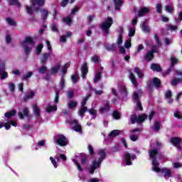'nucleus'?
Masks as SVG:
<instances>
[{
	"label": "nucleus",
	"instance_id": "obj_2",
	"mask_svg": "<svg viewBox=\"0 0 182 182\" xmlns=\"http://www.w3.org/2000/svg\"><path fill=\"white\" fill-rule=\"evenodd\" d=\"M149 156L150 159L152 160L151 164L152 167H156V166H160V163L159 161H157V158H156V156L161 157V153L159 152L158 149H154L149 151Z\"/></svg>",
	"mask_w": 182,
	"mask_h": 182
},
{
	"label": "nucleus",
	"instance_id": "obj_33",
	"mask_svg": "<svg viewBox=\"0 0 182 182\" xmlns=\"http://www.w3.org/2000/svg\"><path fill=\"white\" fill-rule=\"evenodd\" d=\"M87 107H81L80 109V112H79V116L80 117H85V116H86V114H85V113H86V112H87Z\"/></svg>",
	"mask_w": 182,
	"mask_h": 182
},
{
	"label": "nucleus",
	"instance_id": "obj_59",
	"mask_svg": "<svg viewBox=\"0 0 182 182\" xmlns=\"http://www.w3.org/2000/svg\"><path fill=\"white\" fill-rule=\"evenodd\" d=\"M64 22H65L67 25L70 26V25H72V18H70V16H68L65 18H64Z\"/></svg>",
	"mask_w": 182,
	"mask_h": 182
},
{
	"label": "nucleus",
	"instance_id": "obj_46",
	"mask_svg": "<svg viewBox=\"0 0 182 182\" xmlns=\"http://www.w3.org/2000/svg\"><path fill=\"white\" fill-rule=\"evenodd\" d=\"M178 63V59L176 58L175 57H171V67L173 68L175 65H177Z\"/></svg>",
	"mask_w": 182,
	"mask_h": 182
},
{
	"label": "nucleus",
	"instance_id": "obj_45",
	"mask_svg": "<svg viewBox=\"0 0 182 182\" xmlns=\"http://www.w3.org/2000/svg\"><path fill=\"white\" fill-rule=\"evenodd\" d=\"M48 70V67L46 66H41L39 67L38 69V72L41 73V75H44L45 72Z\"/></svg>",
	"mask_w": 182,
	"mask_h": 182
},
{
	"label": "nucleus",
	"instance_id": "obj_51",
	"mask_svg": "<svg viewBox=\"0 0 182 182\" xmlns=\"http://www.w3.org/2000/svg\"><path fill=\"white\" fill-rule=\"evenodd\" d=\"M75 107H77V102L74 101H70L68 105V109H75Z\"/></svg>",
	"mask_w": 182,
	"mask_h": 182
},
{
	"label": "nucleus",
	"instance_id": "obj_49",
	"mask_svg": "<svg viewBox=\"0 0 182 182\" xmlns=\"http://www.w3.org/2000/svg\"><path fill=\"white\" fill-rule=\"evenodd\" d=\"M26 10L27 11V14H28V15L33 14V7L32 6H26Z\"/></svg>",
	"mask_w": 182,
	"mask_h": 182
},
{
	"label": "nucleus",
	"instance_id": "obj_38",
	"mask_svg": "<svg viewBox=\"0 0 182 182\" xmlns=\"http://www.w3.org/2000/svg\"><path fill=\"white\" fill-rule=\"evenodd\" d=\"M146 119H147V115L146 114H141L138 117V124H140V123H143Z\"/></svg>",
	"mask_w": 182,
	"mask_h": 182
},
{
	"label": "nucleus",
	"instance_id": "obj_5",
	"mask_svg": "<svg viewBox=\"0 0 182 182\" xmlns=\"http://www.w3.org/2000/svg\"><path fill=\"white\" fill-rule=\"evenodd\" d=\"M152 170L156 173H162L166 180H168V178H170V177H172L171 169L170 168H160L159 166H156L152 167Z\"/></svg>",
	"mask_w": 182,
	"mask_h": 182
},
{
	"label": "nucleus",
	"instance_id": "obj_44",
	"mask_svg": "<svg viewBox=\"0 0 182 182\" xmlns=\"http://www.w3.org/2000/svg\"><path fill=\"white\" fill-rule=\"evenodd\" d=\"M154 39H155V43H156V46L161 48L162 44H161V41H160V39L159 38V35L155 34Z\"/></svg>",
	"mask_w": 182,
	"mask_h": 182
},
{
	"label": "nucleus",
	"instance_id": "obj_14",
	"mask_svg": "<svg viewBox=\"0 0 182 182\" xmlns=\"http://www.w3.org/2000/svg\"><path fill=\"white\" fill-rule=\"evenodd\" d=\"M0 75L1 80H4V79H7L8 77V72L5 71V65H2L0 68Z\"/></svg>",
	"mask_w": 182,
	"mask_h": 182
},
{
	"label": "nucleus",
	"instance_id": "obj_1",
	"mask_svg": "<svg viewBox=\"0 0 182 182\" xmlns=\"http://www.w3.org/2000/svg\"><path fill=\"white\" fill-rule=\"evenodd\" d=\"M153 87H156V89H160L161 87V80L160 78L155 77L154 78H149L146 81V89L148 92H153Z\"/></svg>",
	"mask_w": 182,
	"mask_h": 182
},
{
	"label": "nucleus",
	"instance_id": "obj_48",
	"mask_svg": "<svg viewBox=\"0 0 182 182\" xmlns=\"http://www.w3.org/2000/svg\"><path fill=\"white\" fill-rule=\"evenodd\" d=\"M42 49H43V45L42 43L38 44L36 47L37 55H41V53H42Z\"/></svg>",
	"mask_w": 182,
	"mask_h": 182
},
{
	"label": "nucleus",
	"instance_id": "obj_31",
	"mask_svg": "<svg viewBox=\"0 0 182 182\" xmlns=\"http://www.w3.org/2000/svg\"><path fill=\"white\" fill-rule=\"evenodd\" d=\"M120 130L119 129H114L109 134V137L113 138L116 137V136H119Z\"/></svg>",
	"mask_w": 182,
	"mask_h": 182
},
{
	"label": "nucleus",
	"instance_id": "obj_47",
	"mask_svg": "<svg viewBox=\"0 0 182 182\" xmlns=\"http://www.w3.org/2000/svg\"><path fill=\"white\" fill-rule=\"evenodd\" d=\"M126 49H130L132 48V38H128L124 43Z\"/></svg>",
	"mask_w": 182,
	"mask_h": 182
},
{
	"label": "nucleus",
	"instance_id": "obj_37",
	"mask_svg": "<svg viewBox=\"0 0 182 182\" xmlns=\"http://www.w3.org/2000/svg\"><path fill=\"white\" fill-rule=\"evenodd\" d=\"M56 110H58V107L56 106H54V107L48 106L46 109V112L47 113H52V112H56Z\"/></svg>",
	"mask_w": 182,
	"mask_h": 182
},
{
	"label": "nucleus",
	"instance_id": "obj_58",
	"mask_svg": "<svg viewBox=\"0 0 182 182\" xmlns=\"http://www.w3.org/2000/svg\"><path fill=\"white\" fill-rule=\"evenodd\" d=\"M60 88L61 90H63L65 89V78L61 77L60 81Z\"/></svg>",
	"mask_w": 182,
	"mask_h": 182
},
{
	"label": "nucleus",
	"instance_id": "obj_35",
	"mask_svg": "<svg viewBox=\"0 0 182 182\" xmlns=\"http://www.w3.org/2000/svg\"><path fill=\"white\" fill-rule=\"evenodd\" d=\"M181 82V78L175 77L172 80H171V86H177L178 83Z\"/></svg>",
	"mask_w": 182,
	"mask_h": 182
},
{
	"label": "nucleus",
	"instance_id": "obj_40",
	"mask_svg": "<svg viewBox=\"0 0 182 182\" xmlns=\"http://www.w3.org/2000/svg\"><path fill=\"white\" fill-rule=\"evenodd\" d=\"M6 21L8 23V25H10L11 26H15L16 25V22L15 21L12 20L11 17H6Z\"/></svg>",
	"mask_w": 182,
	"mask_h": 182
},
{
	"label": "nucleus",
	"instance_id": "obj_7",
	"mask_svg": "<svg viewBox=\"0 0 182 182\" xmlns=\"http://www.w3.org/2000/svg\"><path fill=\"white\" fill-rule=\"evenodd\" d=\"M171 144L175 146V147H176L178 150H181V143H182L181 138L178 136H173L171 139Z\"/></svg>",
	"mask_w": 182,
	"mask_h": 182
},
{
	"label": "nucleus",
	"instance_id": "obj_34",
	"mask_svg": "<svg viewBox=\"0 0 182 182\" xmlns=\"http://www.w3.org/2000/svg\"><path fill=\"white\" fill-rule=\"evenodd\" d=\"M32 75H33V72H28L26 73V75H24L21 77V80L28 81L29 80L30 77H32Z\"/></svg>",
	"mask_w": 182,
	"mask_h": 182
},
{
	"label": "nucleus",
	"instance_id": "obj_13",
	"mask_svg": "<svg viewBox=\"0 0 182 182\" xmlns=\"http://www.w3.org/2000/svg\"><path fill=\"white\" fill-rule=\"evenodd\" d=\"M105 48L106 50H108V52H115L116 43H113L112 45L109 44V43H105Z\"/></svg>",
	"mask_w": 182,
	"mask_h": 182
},
{
	"label": "nucleus",
	"instance_id": "obj_62",
	"mask_svg": "<svg viewBox=\"0 0 182 182\" xmlns=\"http://www.w3.org/2000/svg\"><path fill=\"white\" fill-rule=\"evenodd\" d=\"M71 80H72L73 83H76V82H77V80H79V77L76 75H71Z\"/></svg>",
	"mask_w": 182,
	"mask_h": 182
},
{
	"label": "nucleus",
	"instance_id": "obj_61",
	"mask_svg": "<svg viewBox=\"0 0 182 182\" xmlns=\"http://www.w3.org/2000/svg\"><path fill=\"white\" fill-rule=\"evenodd\" d=\"M110 110V108L106 107H102L100 109V113H107Z\"/></svg>",
	"mask_w": 182,
	"mask_h": 182
},
{
	"label": "nucleus",
	"instance_id": "obj_23",
	"mask_svg": "<svg viewBox=\"0 0 182 182\" xmlns=\"http://www.w3.org/2000/svg\"><path fill=\"white\" fill-rule=\"evenodd\" d=\"M154 58V54H153V53H151V51H148L146 54V55L144 56V59L145 60H146L147 62H151V60Z\"/></svg>",
	"mask_w": 182,
	"mask_h": 182
},
{
	"label": "nucleus",
	"instance_id": "obj_17",
	"mask_svg": "<svg viewBox=\"0 0 182 182\" xmlns=\"http://www.w3.org/2000/svg\"><path fill=\"white\" fill-rule=\"evenodd\" d=\"M150 12V9L147 7L141 8L138 11V16L141 18V16H144V14H149Z\"/></svg>",
	"mask_w": 182,
	"mask_h": 182
},
{
	"label": "nucleus",
	"instance_id": "obj_54",
	"mask_svg": "<svg viewBox=\"0 0 182 182\" xmlns=\"http://www.w3.org/2000/svg\"><path fill=\"white\" fill-rule=\"evenodd\" d=\"M149 52L154 55V53H159L160 50L157 49V46H152Z\"/></svg>",
	"mask_w": 182,
	"mask_h": 182
},
{
	"label": "nucleus",
	"instance_id": "obj_18",
	"mask_svg": "<svg viewBox=\"0 0 182 182\" xmlns=\"http://www.w3.org/2000/svg\"><path fill=\"white\" fill-rule=\"evenodd\" d=\"M151 69L154 72H161V70H163V69L161 68V65L157 63H152L151 65Z\"/></svg>",
	"mask_w": 182,
	"mask_h": 182
},
{
	"label": "nucleus",
	"instance_id": "obj_64",
	"mask_svg": "<svg viewBox=\"0 0 182 182\" xmlns=\"http://www.w3.org/2000/svg\"><path fill=\"white\" fill-rule=\"evenodd\" d=\"M73 130L75 132H81L82 131V126L78 124V125H75L73 127Z\"/></svg>",
	"mask_w": 182,
	"mask_h": 182
},
{
	"label": "nucleus",
	"instance_id": "obj_9",
	"mask_svg": "<svg viewBox=\"0 0 182 182\" xmlns=\"http://www.w3.org/2000/svg\"><path fill=\"white\" fill-rule=\"evenodd\" d=\"M82 77L86 79L87 73H89V67H87V63H84L82 65Z\"/></svg>",
	"mask_w": 182,
	"mask_h": 182
},
{
	"label": "nucleus",
	"instance_id": "obj_41",
	"mask_svg": "<svg viewBox=\"0 0 182 182\" xmlns=\"http://www.w3.org/2000/svg\"><path fill=\"white\" fill-rule=\"evenodd\" d=\"M100 79H102V73L97 72L95 74V76L94 78V83H97V82H99V80H100Z\"/></svg>",
	"mask_w": 182,
	"mask_h": 182
},
{
	"label": "nucleus",
	"instance_id": "obj_27",
	"mask_svg": "<svg viewBox=\"0 0 182 182\" xmlns=\"http://www.w3.org/2000/svg\"><path fill=\"white\" fill-rule=\"evenodd\" d=\"M69 68H70V62L65 64L63 67H61V69H62L61 72L63 75H66L68 73V69H69Z\"/></svg>",
	"mask_w": 182,
	"mask_h": 182
},
{
	"label": "nucleus",
	"instance_id": "obj_50",
	"mask_svg": "<svg viewBox=\"0 0 182 182\" xmlns=\"http://www.w3.org/2000/svg\"><path fill=\"white\" fill-rule=\"evenodd\" d=\"M92 62H94V63H97V62H100V57L97 55H92L91 57Z\"/></svg>",
	"mask_w": 182,
	"mask_h": 182
},
{
	"label": "nucleus",
	"instance_id": "obj_11",
	"mask_svg": "<svg viewBox=\"0 0 182 182\" xmlns=\"http://www.w3.org/2000/svg\"><path fill=\"white\" fill-rule=\"evenodd\" d=\"M23 112H18V117L19 119H21V120L23 119L24 117H29V109H28V107H24L23 109Z\"/></svg>",
	"mask_w": 182,
	"mask_h": 182
},
{
	"label": "nucleus",
	"instance_id": "obj_10",
	"mask_svg": "<svg viewBox=\"0 0 182 182\" xmlns=\"http://www.w3.org/2000/svg\"><path fill=\"white\" fill-rule=\"evenodd\" d=\"M129 80H131L134 87H137L139 86V83L137 82V79H136V75H134L133 73H129Z\"/></svg>",
	"mask_w": 182,
	"mask_h": 182
},
{
	"label": "nucleus",
	"instance_id": "obj_53",
	"mask_svg": "<svg viewBox=\"0 0 182 182\" xmlns=\"http://www.w3.org/2000/svg\"><path fill=\"white\" fill-rule=\"evenodd\" d=\"M9 5H16V6H21V3L18 0H10L9 2Z\"/></svg>",
	"mask_w": 182,
	"mask_h": 182
},
{
	"label": "nucleus",
	"instance_id": "obj_19",
	"mask_svg": "<svg viewBox=\"0 0 182 182\" xmlns=\"http://www.w3.org/2000/svg\"><path fill=\"white\" fill-rule=\"evenodd\" d=\"M33 110L34 112V114H35L36 119H38V117H41V109L39 108L38 105L36 104V105H33Z\"/></svg>",
	"mask_w": 182,
	"mask_h": 182
},
{
	"label": "nucleus",
	"instance_id": "obj_25",
	"mask_svg": "<svg viewBox=\"0 0 182 182\" xmlns=\"http://www.w3.org/2000/svg\"><path fill=\"white\" fill-rule=\"evenodd\" d=\"M134 72H135V73H136L139 79H143V77H144V74L143 73H141V70H140V68L139 67L134 68Z\"/></svg>",
	"mask_w": 182,
	"mask_h": 182
},
{
	"label": "nucleus",
	"instance_id": "obj_56",
	"mask_svg": "<svg viewBox=\"0 0 182 182\" xmlns=\"http://www.w3.org/2000/svg\"><path fill=\"white\" fill-rule=\"evenodd\" d=\"M173 96V93L171 92V90H166L165 92V99H171V97Z\"/></svg>",
	"mask_w": 182,
	"mask_h": 182
},
{
	"label": "nucleus",
	"instance_id": "obj_32",
	"mask_svg": "<svg viewBox=\"0 0 182 182\" xmlns=\"http://www.w3.org/2000/svg\"><path fill=\"white\" fill-rule=\"evenodd\" d=\"M112 117L115 120H120L122 115L120 114V112L117 110H114L112 112Z\"/></svg>",
	"mask_w": 182,
	"mask_h": 182
},
{
	"label": "nucleus",
	"instance_id": "obj_4",
	"mask_svg": "<svg viewBox=\"0 0 182 182\" xmlns=\"http://www.w3.org/2000/svg\"><path fill=\"white\" fill-rule=\"evenodd\" d=\"M112 25H113V18L108 16L106 21L101 23L100 28L103 31L105 35H109V31H110Z\"/></svg>",
	"mask_w": 182,
	"mask_h": 182
},
{
	"label": "nucleus",
	"instance_id": "obj_20",
	"mask_svg": "<svg viewBox=\"0 0 182 182\" xmlns=\"http://www.w3.org/2000/svg\"><path fill=\"white\" fill-rule=\"evenodd\" d=\"M122 5H123V1L122 0H118L116 1H114V6L115 11H118L120 12V8H122Z\"/></svg>",
	"mask_w": 182,
	"mask_h": 182
},
{
	"label": "nucleus",
	"instance_id": "obj_42",
	"mask_svg": "<svg viewBox=\"0 0 182 182\" xmlns=\"http://www.w3.org/2000/svg\"><path fill=\"white\" fill-rule=\"evenodd\" d=\"M160 122L159 121H156L153 127V130H154V132H160Z\"/></svg>",
	"mask_w": 182,
	"mask_h": 182
},
{
	"label": "nucleus",
	"instance_id": "obj_26",
	"mask_svg": "<svg viewBox=\"0 0 182 182\" xmlns=\"http://www.w3.org/2000/svg\"><path fill=\"white\" fill-rule=\"evenodd\" d=\"M16 114V110L13 109L9 112H7L4 114L5 117H7V119H11V117H14Z\"/></svg>",
	"mask_w": 182,
	"mask_h": 182
},
{
	"label": "nucleus",
	"instance_id": "obj_63",
	"mask_svg": "<svg viewBox=\"0 0 182 182\" xmlns=\"http://www.w3.org/2000/svg\"><path fill=\"white\" fill-rule=\"evenodd\" d=\"M88 150H89V153L91 156H93V154H95V149H93V146L92 145H88Z\"/></svg>",
	"mask_w": 182,
	"mask_h": 182
},
{
	"label": "nucleus",
	"instance_id": "obj_6",
	"mask_svg": "<svg viewBox=\"0 0 182 182\" xmlns=\"http://www.w3.org/2000/svg\"><path fill=\"white\" fill-rule=\"evenodd\" d=\"M55 143L61 147H65V146L69 144V141H68V139L64 135H60V136L56 139Z\"/></svg>",
	"mask_w": 182,
	"mask_h": 182
},
{
	"label": "nucleus",
	"instance_id": "obj_24",
	"mask_svg": "<svg viewBox=\"0 0 182 182\" xmlns=\"http://www.w3.org/2000/svg\"><path fill=\"white\" fill-rule=\"evenodd\" d=\"M98 154L99 156H100L98 159L100 160V161H103L105 159H106V152H105V149H100L98 151Z\"/></svg>",
	"mask_w": 182,
	"mask_h": 182
},
{
	"label": "nucleus",
	"instance_id": "obj_15",
	"mask_svg": "<svg viewBox=\"0 0 182 182\" xmlns=\"http://www.w3.org/2000/svg\"><path fill=\"white\" fill-rule=\"evenodd\" d=\"M49 58H50V53H44L42 57L40 58L41 65H43V63H46Z\"/></svg>",
	"mask_w": 182,
	"mask_h": 182
},
{
	"label": "nucleus",
	"instance_id": "obj_3",
	"mask_svg": "<svg viewBox=\"0 0 182 182\" xmlns=\"http://www.w3.org/2000/svg\"><path fill=\"white\" fill-rule=\"evenodd\" d=\"M26 43H29L31 46H35V43H36V42H35V41H33V38H32V37L31 36L26 37V38L23 41L22 45H23L24 46L25 55L28 56L29 53L32 52V48L28 46V45H26Z\"/></svg>",
	"mask_w": 182,
	"mask_h": 182
},
{
	"label": "nucleus",
	"instance_id": "obj_36",
	"mask_svg": "<svg viewBox=\"0 0 182 182\" xmlns=\"http://www.w3.org/2000/svg\"><path fill=\"white\" fill-rule=\"evenodd\" d=\"M131 124H134L135 123H139L138 117L136 114H132L130 117Z\"/></svg>",
	"mask_w": 182,
	"mask_h": 182
},
{
	"label": "nucleus",
	"instance_id": "obj_39",
	"mask_svg": "<svg viewBox=\"0 0 182 182\" xmlns=\"http://www.w3.org/2000/svg\"><path fill=\"white\" fill-rule=\"evenodd\" d=\"M92 96L91 94H89L87 96H86L82 101L81 102V107H86V103H87V100H89V98Z\"/></svg>",
	"mask_w": 182,
	"mask_h": 182
},
{
	"label": "nucleus",
	"instance_id": "obj_12",
	"mask_svg": "<svg viewBox=\"0 0 182 182\" xmlns=\"http://www.w3.org/2000/svg\"><path fill=\"white\" fill-rule=\"evenodd\" d=\"M147 19L144 20V21L141 24V30L143 32H144L145 33H150V27L149 26V25H147Z\"/></svg>",
	"mask_w": 182,
	"mask_h": 182
},
{
	"label": "nucleus",
	"instance_id": "obj_52",
	"mask_svg": "<svg viewBox=\"0 0 182 182\" xmlns=\"http://www.w3.org/2000/svg\"><path fill=\"white\" fill-rule=\"evenodd\" d=\"M55 97L54 99V102L55 103L58 104L59 103V93H60V92L56 89H55Z\"/></svg>",
	"mask_w": 182,
	"mask_h": 182
},
{
	"label": "nucleus",
	"instance_id": "obj_55",
	"mask_svg": "<svg viewBox=\"0 0 182 182\" xmlns=\"http://www.w3.org/2000/svg\"><path fill=\"white\" fill-rule=\"evenodd\" d=\"M122 43H123V36L119 35L117 40V44L118 45V46H120Z\"/></svg>",
	"mask_w": 182,
	"mask_h": 182
},
{
	"label": "nucleus",
	"instance_id": "obj_8",
	"mask_svg": "<svg viewBox=\"0 0 182 182\" xmlns=\"http://www.w3.org/2000/svg\"><path fill=\"white\" fill-rule=\"evenodd\" d=\"M125 157V163L127 166H132L133 164V162H132V160H134L137 159V156L136 154L131 155L130 153H126L124 154Z\"/></svg>",
	"mask_w": 182,
	"mask_h": 182
},
{
	"label": "nucleus",
	"instance_id": "obj_57",
	"mask_svg": "<svg viewBox=\"0 0 182 182\" xmlns=\"http://www.w3.org/2000/svg\"><path fill=\"white\" fill-rule=\"evenodd\" d=\"M133 99L135 102H140V95H139V92L134 93Z\"/></svg>",
	"mask_w": 182,
	"mask_h": 182
},
{
	"label": "nucleus",
	"instance_id": "obj_29",
	"mask_svg": "<svg viewBox=\"0 0 182 182\" xmlns=\"http://www.w3.org/2000/svg\"><path fill=\"white\" fill-rule=\"evenodd\" d=\"M102 164V161H100V159H98L97 161H95L92 164V165H91V167L92 168V169L94 170H97V168H99L100 167V165Z\"/></svg>",
	"mask_w": 182,
	"mask_h": 182
},
{
	"label": "nucleus",
	"instance_id": "obj_22",
	"mask_svg": "<svg viewBox=\"0 0 182 182\" xmlns=\"http://www.w3.org/2000/svg\"><path fill=\"white\" fill-rule=\"evenodd\" d=\"M33 97H35V92L33 91H31L28 95H25L23 97V102H27L29 100V99H33Z\"/></svg>",
	"mask_w": 182,
	"mask_h": 182
},
{
	"label": "nucleus",
	"instance_id": "obj_28",
	"mask_svg": "<svg viewBox=\"0 0 182 182\" xmlns=\"http://www.w3.org/2000/svg\"><path fill=\"white\" fill-rule=\"evenodd\" d=\"M87 112L92 116V119H95L97 117V111L95 108L89 109Z\"/></svg>",
	"mask_w": 182,
	"mask_h": 182
},
{
	"label": "nucleus",
	"instance_id": "obj_30",
	"mask_svg": "<svg viewBox=\"0 0 182 182\" xmlns=\"http://www.w3.org/2000/svg\"><path fill=\"white\" fill-rule=\"evenodd\" d=\"M43 6L45 5V0H33V6Z\"/></svg>",
	"mask_w": 182,
	"mask_h": 182
},
{
	"label": "nucleus",
	"instance_id": "obj_21",
	"mask_svg": "<svg viewBox=\"0 0 182 182\" xmlns=\"http://www.w3.org/2000/svg\"><path fill=\"white\" fill-rule=\"evenodd\" d=\"M59 69H60V65L58 64L55 65L51 68L50 75H58V73L59 72Z\"/></svg>",
	"mask_w": 182,
	"mask_h": 182
},
{
	"label": "nucleus",
	"instance_id": "obj_16",
	"mask_svg": "<svg viewBox=\"0 0 182 182\" xmlns=\"http://www.w3.org/2000/svg\"><path fill=\"white\" fill-rule=\"evenodd\" d=\"M40 12L41 14L42 21H46L48 19V16H49V11H48L46 9H41Z\"/></svg>",
	"mask_w": 182,
	"mask_h": 182
},
{
	"label": "nucleus",
	"instance_id": "obj_43",
	"mask_svg": "<svg viewBox=\"0 0 182 182\" xmlns=\"http://www.w3.org/2000/svg\"><path fill=\"white\" fill-rule=\"evenodd\" d=\"M119 92L124 96H127V88L124 85H122L119 88Z\"/></svg>",
	"mask_w": 182,
	"mask_h": 182
},
{
	"label": "nucleus",
	"instance_id": "obj_60",
	"mask_svg": "<svg viewBox=\"0 0 182 182\" xmlns=\"http://www.w3.org/2000/svg\"><path fill=\"white\" fill-rule=\"evenodd\" d=\"M67 96L68 99H72L73 98V96H75V92H73V90H69L67 92Z\"/></svg>",
	"mask_w": 182,
	"mask_h": 182
}]
</instances>
